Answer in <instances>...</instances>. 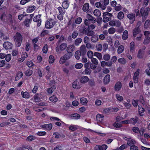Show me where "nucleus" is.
<instances>
[{
    "label": "nucleus",
    "mask_w": 150,
    "mask_h": 150,
    "mask_svg": "<svg viewBox=\"0 0 150 150\" xmlns=\"http://www.w3.org/2000/svg\"><path fill=\"white\" fill-rule=\"evenodd\" d=\"M14 39L16 46L18 47H20L21 45L23 39L21 34L18 33H16L14 37Z\"/></svg>",
    "instance_id": "f257e3e1"
},
{
    "label": "nucleus",
    "mask_w": 150,
    "mask_h": 150,
    "mask_svg": "<svg viewBox=\"0 0 150 150\" xmlns=\"http://www.w3.org/2000/svg\"><path fill=\"white\" fill-rule=\"evenodd\" d=\"M55 24V21L54 20L50 19L46 22L45 26L47 28H51L53 27Z\"/></svg>",
    "instance_id": "f03ea898"
},
{
    "label": "nucleus",
    "mask_w": 150,
    "mask_h": 150,
    "mask_svg": "<svg viewBox=\"0 0 150 150\" xmlns=\"http://www.w3.org/2000/svg\"><path fill=\"white\" fill-rule=\"evenodd\" d=\"M67 47V44L66 43H64L61 44L59 46H57L56 48L57 52L60 53L61 51H63L65 50Z\"/></svg>",
    "instance_id": "7ed1b4c3"
},
{
    "label": "nucleus",
    "mask_w": 150,
    "mask_h": 150,
    "mask_svg": "<svg viewBox=\"0 0 150 150\" xmlns=\"http://www.w3.org/2000/svg\"><path fill=\"white\" fill-rule=\"evenodd\" d=\"M109 25L111 26L119 27L121 25V23L119 20H111L109 21Z\"/></svg>",
    "instance_id": "20e7f679"
},
{
    "label": "nucleus",
    "mask_w": 150,
    "mask_h": 150,
    "mask_svg": "<svg viewBox=\"0 0 150 150\" xmlns=\"http://www.w3.org/2000/svg\"><path fill=\"white\" fill-rule=\"evenodd\" d=\"M127 17L130 21V23L132 24L134 23L135 19V15L134 14H128L127 15Z\"/></svg>",
    "instance_id": "39448f33"
},
{
    "label": "nucleus",
    "mask_w": 150,
    "mask_h": 150,
    "mask_svg": "<svg viewBox=\"0 0 150 150\" xmlns=\"http://www.w3.org/2000/svg\"><path fill=\"white\" fill-rule=\"evenodd\" d=\"M140 70L138 69L135 71L133 76V79L135 83H137L138 82V76L139 74Z\"/></svg>",
    "instance_id": "423d86ee"
},
{
    "label": "nucleus",
    "mask_w": 150,
    "mask_h": 150,
    "mask_svg": "<svg viewBox=\"0 0 150 150\" xmlns=\"http://www.w3.org/2000/svg\"><path fill=\"white\" fill-rule=\"evenodd\" d=\"M40 15H38L35 16L33 19L34 22L38 23L37 26H40L41 24V21L40 18Z\"/></svg>",
    "instance_id": "0eeeda50"
},
{
    "label": "nucleus",
    "mask_w": 150,
    "mask_h": 150,
    "mask_svg": "<svg viewBox=\"0 0 150 150\" xmlns=\"http://www.w3.org/2000/svg\"><path fill=\"white\" fill-rule=\"evenodd\" d=\"M3 47L6 50L11 49L12 47V44L9 42H6L3 44Z\"/></svg>",
    "instance_id": "6e6552de"
},
{
    "label": "nucleus",
    "mask_w": 150,
    "mask_h": 150,
    "mask_svg": "<svg viewBox=\"0 0 150 150\" xmlns=\"http://www.w3.org/2000/svg\"><path fill=\"white\" fill-rule=\"evenodd\" d=\"M122 86V83L120 81L117 82L115 86V90L117 91H119L121 89Z\"/></svg>",
    "instance_id": "1a4fd4ad"
},
{
    "label": "nucleus",
    "mask_w": 150,
    "mask_h": 150,
    "mask_svg": "<svg viewBox=\"0 0 150 150\" xmlns=\"http://www.w3.org/2000/svg\"><path fill=\"white\" fill-rule=\"evenodd\" d=\"M72 86L74 88L76 89H80L81 87L79 83L76 81H75L73 82L72 84Z\"/></svg>",
    "instance_id": "9d476101"
},
{
    "label": "nucleus",
    "mask_w": 150,
    "mask_h": 150,
    "mask_svg": "<svg viewBox=\"0 0 150 150\" xmlns=\"http://www.w3.org/2000/svg\"><path fill=\"white\" fill-rule=\"evenodd\" d=\"M75 49V46L74 45L69 46L67 48V50L68 53L72 54Z\"/></svg>",
    "instance_id": "9b49d317"
},
{
    "label": "nucleus",
    "mask_w": 150,
    "mask_h": 150,
    "mask_svg": "<svg viewBox=\"0 0 150 150\" xmlns=\"http://www.w3.org/2000/svg\"><path fill=\"white\" fill-rule=\"evenodd\" d=\"M42 127L48 130H50L52 128V125L51 123L44 124L42 126Z\"/></svg>",
    "instance_id": "f8f14e48"
},
{
    "label": "nucleus",
    "mask_w": 150,
    "mask_h": 150,
    "mask_svg": "<svg viewBox=\"0 0 150 150\" xmlns=\"http://www.w3.org/2000/svg\"><path fill=\"white\" fill-rule=\"evenodd\" d=\"M89 80V78L88 77L84 76L81 77L80 79V82L82 83H86Z\"/></svg>",
    "instance_id": "ddd939ff"
},
{
    "label": "nucleus",
    "mask_w": 150,
    "mask_h": 150,
    "mask_svg": "<svg viewBox=\"0 0 150 150\" xmlns=\"http://www.w3.org/2000/svg\"><path fill=\"white\" fill-rule=\"evenodd\" d=\"M59 14L57 18L60 21H61L63 19L62 15L64 13L65 11V10H59Z\"/></svg>",
    "instance_id": "4468645a"
},
{
    "label": "nucleus",
    "mask_w": 150,
    "mask_h": 150,
    "mask_svg": "<svg viewBox=\"0 0 150 150\" xmlns=\"http://www.w3.org/2000/svg\"><path fill=\"white\" fill-rule=\"evenodd\" d=\"M21 95L22 97L25 98H28L30 97V94L27 91L24 92L22 91Z\"/></svg>",
    "instance_id": "2eb2a0df"
},
{
    "label": "nucleus",
    "mask_w": 150,
    "mask_h": 150,
    "mask_svg": "<svg viewBox=\"0 0 150 150\" xmlns=\"http://www.w3.org/2000/svg\"><path fill=\"white\" fill-rule=\"evenodd\" d=\"M126 140H127V143L128 145L130 146L132 144H134L136 143L135 141L131 138H127Z\"/></svg>",
    "instance_id": "dca6fc26"
},
{
    "label": "nucleus",
    "mask_w": 150,
    "mask_h": 150,
    "mask_svg": "<svg viewBox=\"0 0 150 150\" xmlns=\"http://www.w3.org/2000/svg\"><path fill=\"white\" fill-rule=\"evenodd\" d=\"M140 32V29L138 26L137 27H136L133 30V35L134 37L136 36Z\"/></svg>",
    "instance_id": "f3484780"
},
{
    "label": "nucleus",
    "mask_w": 150,
    "mask_h": 150,
    "mask_svg": "<svg viewBox=\"0 0 150 150\" xmlns=\"http://www.w3.org/2000/svg\"><path fill=\"white\" fill-rule=\"evenodd\" d=\"M96 6L98 8H101L102 9H105V6L102 4L101 3L98 2L96 3Z\"/></svg>",
    "instance_id": "a211bd4d"
},
{
    "label": "nucleus",
    "mask_w": 150,
    "mask_h": 150,
    "mask_svg": "<svg viewBox=\"0 0 150 150\" xmlns=\"http://www.w3.org/2000/svg\"><path fill=\"white\" fill-rule=\"evenodd\" d=\"M81 103L83 105H86L88 103L87 99L84 97L81 98L80 99Z\"/></svg>",
    "instance_id": "6ab92c4d"
},
{
    "label": "nucleus",
    "mask_w": 150,
    "mask_h": 150,
    "mask_svg": "<svg viewBox=\"0 0 150 150\" xmlns=\"http://www.w3.org/2000/svg\"><path fill=\"white\" fill-rule=\"evenodd\" d=\"M110 80V76L109 74L106 75L104 79V82L105 84H107Z\"/></svg>",
    "instance_id": "aec40b11"
},
{
    "label": "nucleus",
    "mask_w": 150,
    "mask_h": 150,
    "mask_svg": "<svg viewBox=\"0 0 150 150\" xmlns=\"http://www.w3.org/2000/svg\"><path fill=\"white\" fill-rule=\"evenodd\" d=\"M130 52L133 53L135 50V44L134 42H132L130 43Z\"/></svg>",
    "instance_id": "412c9836"
},
{
    "label": "nucleus",
    "mask_w": 150,
    "mask_h": 150,
    "mask_svg": "<svg viewBox=\"0 0 150 150\" xmlns=\"http://www.w3.org/2000/svg\"><path fill=\"white\" fill-rule=\"evenodd\" d=\"M79 52L81 53L82 54H84L86 52V49L85 45H83L81 46L80 48Z\"/></svg>",
    "instance_id": "4be33fe9"
},
{
    "label": "nucleus",
    "mask_w": 150,
    "mask_h": 150,
    "mask_svg": "<svg viewBox=\"0 0 150 150\" xmlns=\"http://www.w3.org/2000/svg\"><path fill=\"white\" fill-rule=\"evenodd\" d=\"M128 36V33L127 30L124 31L122 35V38L123 40H126Z\"/></svg>",
    "instance_id": "5701e85b"
},
{
    "label": "nucleus",
    "mask_w": 150,
    "mask_h": 150,
    "mask_svg": "<svg viewBox=\"0 0 150 150\" xmlns=\"http://www.w3.org/2000/svg\"><path fill=\"white\" fill-rule=\"evenodd\" d=\"M23 76L22 72H18L16 74L15 77V80L16 81H17L21 78Z\"/></svg>",
    "instance_id": "b1692460"
},
{
    "label": "nucleus",
    "mask_w": 150,
    "mask_h": 150,
    "mask_svg": "<svg viewBox=\"0 0 150 150\" xmlns=\"http://www.w3.org/2000/svg\"><path fill=\"white\" fill-rule=\"evenodd\" d=\"M103 115L98 114L96 115V119L98 121L101 122L103 120Z\"/></svg>",
    "instance_id": "393cba45"
},
{
    "label": "nucleus",
    "mask_w": 150,
    "mask_h": 150,
    "mask_svg": "<svg viewBox=\"0 0 150 150\" xmlns=\"http://www.w3.org/2000/svg\"><path fill=\"white\" fill-rule=\"evenodd\" d=\"M49 99L51 102L55 103L57 102L58 99L56 96H52Z\"/></svg>",
    "instance_id": "a878e982"
},
{
    "label": "nucleus",
    "mask_w": 150,
    "mask_h": 150,
    "mask_svg": "<svg viewBox=\"0 0 150 150\" xmlns=\"http://www.w3.org/2000/svg\"><path fill=\"white\" fill-rule=\"evenodd\" d=\"M140 12L141 15L143 17H145L147 15L148 10H140Z\"/></svg>",
    "instance_id": "bb28decb"
},
{
    "label": "nucleus",
    "mask_w": 150,
    "mask_h": 150,
    "mask_svg": "<svg viewBox=\"0 0 150 150\" xmlns=\"http://www.w3.org/2000/svg\"><path fill=\"white\" fill-rule=\"evenodd\" d=\"M124 50V47L122 45H120L118 48L117 50V53L119 54L122 53L123 52Z\"/></svg>",
    "instance_id": "cd10ccee"
},
{
    "label": "nucleus",
    "mask_w": 150,
    "mask_h": 150,
    "mask_svg": "<svg viewBox=\"0 0 150 150\" xmlns=\"http://www.w3.org/2000/svg\"><path fill=\"white\" fill-rule=\"evenodd\" d=\"M98 35H93L91 38V41L92 42H96L98 41Z\"/></svg>",
    "instance_id": "c85d7f7f"
},
{
    "label": "nucleus",
    "mask_w": 150,
    "mask_h": 150,
    "mask_svg": "<svg viewBox=\"0 0 150 150\" xmlns=\"http://www.w3.org/2000/svg\"><path fill=\"white\" fill-rule=\"evenodd\" d=\"M69 130L72 131H75L78 128V126L75 125H71L69 126Z\"/></svg>",
    "instance_id": "c756f323"
},
{
    "label": "nucleus",
    "mask_w": 150,
    "mask_h": 150,
    "mask_svg": "<svg viewBox=\"0 0 150 150\" xmlns=\"http://www.w3.org/2000/svg\"><path fill=\"white\" fill-rule=\"evenodd\" d=\"M86 17L88 19L89 21H92V23H94L95 22L96 19L95 18H93V17L90 15H87Z\"/></svg>",
    "instance_id": "7c9ffc66"
},
{
    "label": "nucleus",
    "mask_w": 150,
    "mask_h": 150,
    "mask_svg": "<svg viewBox=\"0 0 150 150\" xmlns=\"http://www.w3.org/2000/svg\"><path fill=\"white\" fill-rule=\"evenodd\" d=\"M116 98L117 100L120 102H122L123 100V98L122 96L119 94H117L115 95Z\"/></svg>",
    "instance_id": "2f4dec72"
},
{
    "label": "nucleus",
    "mask_w": 150,
    "mask_h": 150,
    "mask_svg": "<svg viewBox=\"0 0 150 150\" xmlns=\"http://www.w3.org/2000/svg\"><path fill=\"white\" fill-rule=\"evenodd\" d=\"M54 56L52 55H50L49 57V62L50 64H52L54 62Z\"/></svg>",
    "instance_id": "473e14b6"
},
{
    "label": "nucleus",
    "mask_w": 150,
    "mask_h": 150,
    "mask_svg": "<svg viewBox=\"0 0 150 150\" xmlns=\"http://www.w3.org/2000/svg\"><path fill=\"white\" fill-rule=\"evenodd\" d=\"M33 73V71L32 70L28 69L26 70L25 72V74L27 76H29L32 75Z\"/></svg>",
    "instance_id": "72a5a7b5"
},
{
    "label": "nucleus",
    "mask_w": 150,
    "mask_h": 150,
    "mask_svg": "<svg viewBox=\"0 0 150 150\" xmlns=\"http://www.w3.org/2000/svg\"><path fill=\"white\" fill-rule=\"evenodd\" d=\"M138 111L140 115L142 116L143 115L142 113L144 111V109L142 107L139 106H138Z\"/></svg>",
    "instance_id": "f704fd0d"
},
{
    "label": "nucleus",
    "mask_w": 150,
    "mask_h": 150,
    "mask_svg": "<svg viewBox=\"0 0 150 150\" xmlns=\"http://www.w3.org/2000/svg\"><path fill=\"white\" fill-rule=\"evenodd\" d=\"M137 117L131 118L129 120V121H130L129 123L132 124L133 125H135V123L137 122Z\"/></svg>",
    "instance_id": "c9c22d12"
},
{
    "label": "nucleus",
    "mask_w": 150,
    "mask_h": 150,
    "mask_svg": "<svg viewBox=\"0 0 150 150\" xmlns=\"http://www.w3.org/2000/svg\"><path fill=\"white\" fill-rule=\"evenodd\" d=\"M118 62L122 64H125L126 63L125 59L123 58H120L117 60Z\"/></svg>",
    "instance_id": "e433bc0d"
},
{
    "label": "nucleus",
    "mask_w": 150,
    "mask_h": 150,
    "mask_svg": "<svg viewBox=\"0 0 150 150\" xmlns=\"http://www.w3.org/2000/svg\"><path fill=\"white\" fill-rule=\"evenodd\" d=\"M82 41V40L81 38H78L76 40L74 44L76 46H78Z\"/></svg>",
    "instance_id": "4c0bfd02"
},
{
    "label": "nucleus",
    "mask_w": 150,
    "mask_h": 150,
    "mask_svg": "<svg viewBox=\"0 0 150 150\" xmlns=\"http://www.w3.org/2000/svg\"><path fill=\"white\" fill-rule=\"evenodd\" d=\"M55 88V86H53L52 87L48 88L47 90L48 93L51 94L54 91Z\"/></svg>",
    "instance_id": "58836bf2"
},
{
    "label": "nucleus",
    "mask_w": 150,
    "mask_h": 150,
    "mask_svg": "<svg viewBox=\"0 0 150 150\" xmlns=\"http://www.w3.org/2000/svg\"><path fill=\"white\" fill-rule=\"evenodd\" d=\"M81 53L79 50L76 51L75 54V58L77 59H79L80 58L81 56Z\"/></svg>",
    "instance_id": "ea45409f"
},
{
    "label": "nucleus",
    "mask_w": 150,
    "mask_h": 150,
    "mask_svg": "<svg viewBox=\"0 0 150 150\" xmlns=\"http://www.w3.org/2000/svg\"><path fill=\"white\" fill-rule=\"evenodd\" d=\"M115 29L113 27H111L108 30V32L110 34H113L115 32Z\"/></svg>",
    "instance_id": "a19ab883"
},
{
    "label": "nucleus",
    "mask_w": 150,
    "mask_h": 150,
    "mask_svg": "<svg viewBox=\"0 0 150 150\" xmlns=\"http://www.w3.org/2000/svg\"><path fill=\"white\" fill-rule=\"evenodd\" d=\"M94 54L95 56L96 57L99 59H100L102 58V55L100 53L95 52Z\"/></svg>",
    "instance_id": "79ce46f5"
},
{
    "label": "nucleus",
    "mask_w": 150,
    "mask_h": 150,
    "mask_svg": "<svg viewBox=\"0 0 150 150\" xmlns=\"http://www.w3.org/2000/svg\"><path fill=\"white\" fill-rule=\"evenodd\" d=\"M41 94H36L34 96V101L35 102H37L39 101L40 100V98H39V97L40 96Z\"/></svg>",
    "instance_id": "37998d69"
},
{
    "label": "nucleus",
    "mask_w": 150,
    "mask_h": 150,
    "mask_svg": "<svg viewBox=\"0 0 150 150\" xmlns=\"http://www.w3.org/2000/svg\"><path fill=\"white\" fill-rule=\"evenodd\" d=\"M143 53V50H139L138 53L137 57L139 58H141L142 57Z\"/></svg>",
    "instance_id": "c03bdc74"
},
{
    "label": "nucleus",
    "mask_w": 150,
    "mask_h": 150,
    "mask_svg": "<svg viewBox=\"0 0 150 150\" xmlns=\"http://www.w3.org/2000/svg\"><path fill=\"white\" fill-rule=\"evenodd\" d=\"M110 58V56L108 54H106L103 57V59L104 60L106 61H108Z\"/></svg>",
    "instance_id": "a18cd8bd"
},
{
    "label": "nucleus",
    "mask_w": 150,
    "mask_h": 150,
    "mask_svg": "<svg viewBox=\"0 0 150 150\" xmlns=\"http://www.w3.org/2000/svg\"><path fill=\"white\" fill-rule=\"evenodd\" d=\"M87 54L88 57L89 58H91L93 55V52L91 50L88 51L87 53Z\"/></svg>",
    "instance_id": "49530a36"
},
{
    "label": "nucleus",
    "mask_w": 150,
    "mask_h": 150,
    "mask_svg": "<svg viewBox=\"0 0 150 150\" xmlns=\"http://www.w3.org/2000/svg\"><path fill=\"white\" fill-rule=\"evenodd\" d=\"M83 66V65L82 63H76L75 66V68L76 69H80Z\"/></svg>",
    "instance_id": "de8ad7c7"
},
{
    "label": "nucleus",
    "mask_w": 150,
    "mask_h": 150,
    "mask_svg": "<svg viewBox=\"0 0 150 150\" xmlns=\"http://www.w3.org/2000/svg\"><path fill=\"white\" fill-rule=\"evenodd\" d=\"M63 8L64 9H66L69 7V4L66 1H64L62 4Z\"/></svg>",
    "instance_id": "09e8293b"
},
{
    "label": "nucleus",
    "mask_w": 150,
    "mask_h": 150,
    "mask_svg": "<svg viewBox=\"0 0 150 150\" xmlns=\"http://www.w3.org/2000/svg\"><path fill=\"white\" fill-rule=\"evenodd\" d=\"M66 60L63 56L60 59L59 62L60 64H63L66 61Z\"/></svg>",
    "instance_id": "8fccbe9b"
},
{
    "label": "nucleus",
    "mask_w": 150,
    "mask_h": 150,
    "mask_svg": "<svg viewBox=\"0 0 150 150\" xmlns=\"http://www.w3.org/2000/svg\"><path fill=\"white\" fill-rule=\"evenodd\" d=\"M150 22V20H147L145 21L144 25V28H147L149 27Z\"/></svg>",
    "instance_id": "3c124183"
},
{
    "label": "nucleus",
    "mask_w": 150,
    "mask_h": 150,
    "mask_svg": "<svg viewBox=\"0 0 150 150\" xmlns=\"http://www.w3.org/2000/svg\"><path fill=\"white\" fill-rule=\"evenodd\" d=\"M91 61L93 64L96 65H97L98 64V60L96 58L93 57L91 59Z\"/></svg>",
    "instance_id": "603ef678"
},
{
    "label": "nucleus",
    "mask_w": 150,
    "mask_h": 150,
    "mask_svg": "<svg viewBox=\"0 0 150 150\" xmlns=\"http://www.w3.org/2000/svg\"><path fill=\"white\" fill-rule=\"evenodd\" d=\"M72 54L69 53V54H65L64 55L66 60L69 59L72 56Z\"/></svg>",
    "instance_id": "864d4df0"
},
{
    "label": "nucleus",
    "mask_w": 150,
    "mask_h": 150,
    "mask_svg": "<svg viewBox=\"0 0 150 150\" xmlns=\"http://www.w3.org/2000/svg\"><path fill=\"white\" fill-rule=\"evenodd\" d=\"M124 17V15L123 12H120L118 14L117 17L119 19H122Z\"/></svg>",
    "instance_id": "5fc2aeb1"
},
{
    "label": "nucleus",
    "mask_w": 150,
    "mask_h": 150,
    "mask_svg": "<svg viewBox=\"0 0 150 150\" xmlns=\"http://www.w3.org/2000/svg\"><path fill=\"white\" fill-rule=\"evenodd\" d=\"M5 59L6 60L7 62H8L10 61L11 59V55L10 54H8L6 55Z\"/></svg>",
    "instance_id": "6e6d98bb"
},
{
    "label": "nucleus",
    "mask_w": 150,
    "mask_h": 150,
    "mask_svg": "<svg viewBox=\"0 0 150 150\" xmlns=\"http://www.w3.org/2000/svg\"><path fill=\"white\" fill-rule=\"evenodd\" d=\"M100 150H106L108 148V146L105 144L100 145Z\"/></svg>",
    "instance_id": "4d7b16f0"
},
{
    "label": "nucleus",
    "mask_w": 150,
    "mask_h": 150,
    "mask_svg": "<svg viewBox=\"0 0 150 150\" xmlns=\"http://www.w3.org/2000/svg\"><path fill=\"white\" fill-rule=\"evenodd\" d=\"M93 13L96 16H98L100 15V13L99 10H94Z\"/></svg>",
    "instance_id": "13d9d810"
},
{
    "label": "nucleus",
    "mask_w": 150,
    "mask_h": 150,
    "mask_svg": "<svg viewBox=\"0 0 150 150\" xmlns=\"http://www.w3.org/2000/svg\"><path fill=\"white\" fill-rule=\"evenodd\" d=\"M144 34L145 36V38H150V32L145 31L144 32Z\"/></svg>",
    "instance_id": "bf43d9fd"
},
{
    "label": "nucleus",
    "mask_w": 150,
    "mask_h": 150,
    "mask_svg": "<svg viewBox=\"0 0 150 150\" xmlns=\"http://www.w3.org/2000/svg\"><path fill=\"white\" fill-rule=\"evenodd\" d=\"M113 126L116 128H120L122 126L121 122L120 123H114L113 124Z\"/></svg>",
    "instance_id": "052dcab7"
},
{
    "label": "nucleus",
    "mask_w": 150,
    "mask_h": 150,
    "mask_svg": "<svg viewBox=\"0 0 150 150\" xmlns=\"http://www.w3.org/2000/svg\"><path fill=\"white\" fill-rule=\"evenodd\" d=\"M123 104H124L125 106L127 109H129L131 106V104H130V103H127L126 102H124L123 103Z\"/></svg>",
    "instance_id": "680f3d73"
},
{
    "label": "nucleus",
    "mask_w": 150,
    "mask_h": 150,
    "mask_svg": "<svg viewBox=\"0 0 150 150\" xmlns=\"http://www.w3.org/2000/svg\"><path fill=\"white\" fill-rule=\"evenodd\" d=\"M18 50H13L11 54L12 56H15L18 54Z\"/></svg>",
    "instance_id": "e2e57ef3"
},
{
    "label": "nucleus",
    "mask_w": 150,
    "mask_h": 150,
    "mask_svg": "<svg viewBox=\"0 0 150 150\" xmlns=\"http://www.w3.org/2000/svg\"><path fill=\"white\" fill-rule=\"evenodd\" d=\"M46 133L45 131L38 132L37 133V134L39 136H43L46 135Z\"/></svg>",
    "instance_id": "0e129e2a"
},
{
    "label": "nucleus",
    "mask_w": 150,
    "mask_h": 150,
    "mask_svg": "<svg viewBox=\"0 0 150 150\" xmlns=\"http://www.w3.org/2000/svg\"><path fill=\"white\" fill-rule=\"evenodd\" d=\"M72 117L73 119H78L80 117V115L78 114H74L72 115Z\"/></svg>",
    "instance_id": "69168bd1"
},
{
    "label": "nucleus",
    "mask_w": 150,
    "mask_h": 150,
    "mask_svg": "<svg viewBox=\"0 0 150 150\" xmlns=\"http://www.w3.org/2000/svg\"><path fill=\"white\" fill-rule=\"evenodd\" d=\"M117 60V57L116 56H114L111 58L110 61L112 63H114Z\"/></svg>",
    "instance_id": "338daca9"
},
{
    "label": "nucleus",
    "mask_w": 150,
    "mask_h": 150,
    "mask_svg": "<svg viewBox=\"0 0 150 150\" xmlns=\"http://www.w3.org/2000/svg\"><path fill=\"white\" fill-rule=\"evenodd\" d=\"M130 150H138V147L135 145H132L130 147Z\"/></svg>",
    "instance_id": "774afa93"
}]
</instances>
